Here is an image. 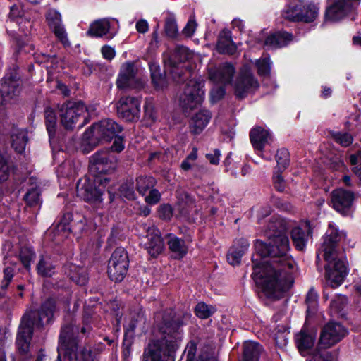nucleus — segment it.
<instances>
[{
    "mask_svg": "<svg viewBox=\"0 0 361 361\" xmlns=\"http://www.w3.org/2000/svg\"><path fill=\"white\" fill-rule=\"evenodd\" d=\"M268 240L273 259L255 267L252 278L267 298L276 300L281 298L291 287L295 263L286 257L290 250L286 233L274 235Z\"/></svg>",
    "mask_w": 361,
    "mask_h": 361,
    "instance_id": "nucleus-1",
    "label": "nucleus"
},
{
    "mask_svg": "<svg viewBox=\"0 0 361 361\" xmlns=\"http://www.w3.org/2000/svg\"><path fill=\"white\" fill-rule=\"evenodd\" d=\"M345 237L343 231H339L333 224L329 225V228L321 246L320 252L327 262L326 266V284L332 288L339 286L347 275L345 262L338 259L336 245Z\"/></svg>",
    "mask_w": 361,
    "mask_h": 361,
    "instance_id": "nucleus-2",
    "label": "nucleus"
},
{
    "mask_svg": "<svg viewBox=\"0 0 361 361\" xmlns=\"http://www.w3.org/2000/svg\"><path fill=\"white\" fill-rule=\"evenodd\" d=\"M56 310L55 300L48 299L42 305L39 310H32L23 315L16 338V344L21 354L27 355L29 352L33 327H41L48 324Z\"/></svg>",
    "mask_w": 361,
    "mask_h": 361,
    "instance_id": "nucleus-3",
    "label": "nucleus"
},
{
    "mask_svg": "<svg viewBox=\"0 0 361 361\" xmlns=\"http://www.w3.org/2000/svg\"><path fill=\"white\" fill-rule=\"evenodd\" d=\"M190 317L189 314H185L181 319L176 317L172 310L169 315H164L163 322L159 327L164 337L161 345H166L168 353L175 351L179 346L182 340V333L180 327L183 324V319H188Z\"/></svg>",
    "mask_w": 361,
    "mask_h": 361,
    "instance_id": "nucleus-4",
    "label": "nucleus"
},
{
    "mask_svg": "<svg viewBox=\"0 0 361 361\" xmlns=\"http://www.w3.org/2000/svg\"><path fill=\"white\" fill-rule=\"evenodd\" d=\"M192 77L182 81L188 80L180 96V102L182 107L185 110H193L201 105L204 99V83L200 78H197L195 73Z\"/></svg>",
    "mask_w": 361,
    "mask_h": 361,
    "instance_id": "nucleus-5",
    "label": "nucleus"
},
{
    "mask_svg": "<svg viewBox=\"0 0 361 361\" xmlns=\"http://www.w3.org/2000/svg\"><path fill=\"white\" fill-rule=\"evenodd\" d=\"M87 108L82 102L68 101L59 108L60 122L67 130L73 129L78 123L82 126Z\"/></svg>",
    "mask_w": 361,
    "mask_h": 361,
    "instance_id": "nucleus-6",
    "label": "nucleus"
},
{
    "mask_svg": "<svg viewBox=\"0 0 361 361\" xmlns=\"http://www.w3.org/2000/svg\"><path fill=\"white\" fill-rule=\"evenodd\" d=\"M78 327L72 324L64 325L61 328L58 346L59 361H77V342L75 333Z\"/></svg>",
    "mask_w": 361,
    "mask_h": 361,
    "instance_id": "nucleus-7",
    "label": "nucleus"
},
{
    "mask_svg": "<svg viewBox=\"0 0 361 361\" xmlns=\"http://www.w3.org/2000/svg\"><path fill=\"white\" fill-rule=\"evenodd\" d=\"M109 182L108 178L91 180L85 177L79 180L76 186L77 195L87 202H101L104 188Z\"/></svg>",
    "mask_w": 361,
    "mask_h": 361,
    "instance_id": "nucleus-8",
    "label": "nucleus"
},
{
    "mask_svg": "<svg viewBox=\"0 0 361 361\" xmlns=\"http://www.w3.org/2000/svg\"><path fill=\"white\" fill-rule=\"evenodd\" d=\"M147 84V79L139 76V70L134 62L124 63L120 70L116 85L118 89H135L140 90Z\"/></svg>",
    "mask_w": 361,
    "mask_h": 361,
    "instance_id": "nucleus-9",
    "label": "nucleus"
},
{
    "mask_svg": "<svg viewBox=\"0 0 361 361\" xmlns=\"http://www.w3.org/2000/svg\"><path fill=\"white\" fill-rule=\"evenodd\" d=\"M129 267L128 253L124 248L118 247L109 259L107 273L109 278L117 283L125 278Z\"/></svg>",
    "mask_w": 361,
    "mask_h": 361,
    "instance_id": "nucleus-10",
    "label": "nucleus"
},
{
    "mask_svg": "<svg viewBox=\"0 0 361 361\" xmlns=\"http://www.w3.org/2000/svg\"><path fill=\"white\" fill-rule=\"evenodd\" d=\"M190 57L188 49L183 46L176 47L173 54V59L165 61L166 64L171 67L170 73L175 81L180 82L181 80L192 77L193 73L186 66L177 63V61L183 62Z\"/></svg>",
    "mask_w": 361,
    "mask_h": 361,
    "instance_id": "nucleus-11",
    "label": "nucleus"
},
{
    "mask_svg": "<svg viewBox=\"0 0 361 361\" xmlns=\"http://www.w3.org/2000/svg\"><path fill=\"white\" fill-rule=\"evenodd\" d=\"M122 130V128L111 119H104L93 124L90 129L85 131L84 138L97 140L110 141Z\"/></svg>",
    "mask_w": 361,
    "mask_h": 361,
    "instance_id": "nucleus-12",
    "label": "nucleus"
},
{
    "mask_svg": "<svg viewBox=\"0 0 361 361\" xmlns=\"http://www.w3.org/2000/svg\"><path fill=\"white\" fill-rule=\"evenodd\" d=\"M116 168V159L108 150L100 151L93 154L90 161L89 170L94 178H106V173Z\"/></svg>",
    "mask_w": 361,
    "mask_h": 361,
    "instance_id": "nucleus-13",
    "label": "nucleus"
},
{
    "mask_svg": "<svg viewBox=\"0 0 361 361\" xmlns=\"http://www.w3.org/2000/svg\"><path fill=\"white\" fill-rule=\"evenodd\" d=\"M348 334V329L341 324L328 322L321 330L318 345L321 348H329L343 340Z\"/></svg>",
    "mask_w": 361,
    "mask_h": 361,
    "instance_id": "nucleus-14",
    "label": "nucleus"
},
{
    "mask_svg": "<svg viewBox=\"0 0 361 361\" xmlns=\"http://www.w3.org/2000/svg\"><path fill=\"white\" fill-rule=\"evenodd\" d=\"M117 114L126 121H133L139 118L140 101L133 97H123L116 104Z\"/></svg>",
    "mask_w": 361,
    "mask_h": 361,
    "instance_id": "nucleus-15",
    "label": "nucleus"
},
{
    "mask_svg": "<svg viewBox=\"0 0 361 361\" xmlns=\"http://www.w3.org/2000/svg\"><path fill=\"white\" fill-rule=\"evenodd\" d=\"M85 223L82 220L78 222L73 221V215L71 213L65 214L60 222L54 228V235L62 240L68 238L71 232H78L84 230Z\"/></svg>",
    "mask_w": 361,
    "mask_h": 361,
    "instance_id": "nucleus-16",
    "label": "nucleus"
},
{
    "mask_svg": "<svg viewBox=\"0 0 361 361\" xmlns=\"http://www.w3.org/2000/svg\"><path fill=\"white\" fill-rule=\"evenodd\" d=\"M307 9H310V14L300 12L298 4H290L283 11V16L285 18L293 21L312 22L317 16L318 8L315 4L309 3L307 4Z\"/></svg>",
    "mask_w": 361,
    "mask_h": 361,
    "instance_id": "nucleus-17",
    "label": "nucleus"
},
{
    "mask_svg": "<svg viewBox=\"0 0 361 361\" xmlns=\"http://www.w3.org/2000/svg\"><path fill=\"white\" fill-rule=\"evenodd\" d=\"M117 21L115 19L102 18L94 21L90 26L87 34L92 37L112 39L117 33V29L115 28L112 22Z\"/></svg>",
    "mask_w": 361,
    "mask_h": 361,
    "instance_id": "nucleus-18",
    "label": "nucleus"
},
{
    "mask_svg": "<svg viewBox=\"0 0 361 361\" xmlns=\"http://www.w3.org/2000/svg\"><path fill=\"white\" fill-rule=\"evenodd\" d=\"M354 200V193L349 190L338 188L331 192L333 207L335 210L342 214H345L349 211Z\"/></svg>",
    "mask_w": 361,
    "mask_h": 361,
    "instance_id": "nucleus-19",
    "label": "nucleus"
},
{
    "mask_svg": "<svg viewBox=\"0 0 361 361\" xmlns=\"http://www.w3.org/2000/svg\"><path fill=\"white\" fill-rule=\"evenodd\" d=\"M20 81L16 78L6 79L0 87V111L4 106L17 97L20 92ZM1 114V112H0Z\"/></svg>",
    "mask_w": 361,
    "mask_h": 361,
    "instance_id": "nucleus-20",
    "label": "nucleus"
},
{
    "mask_svg": "<svg viewBox=\"0 0 361 361\" xmlns=\"http://www.w3.org/2000/svg\"><path fill=\"white\" fill-rule=\"evenodd\" d=\"M258 42H263V45L270 49H277L286 46L293 40V35L285 32H278L266 35L264 32L259 34L257 38Z\"/></svg>",
    "mask_w": 361,
    "mask_h": 361,
    "instance_id": "nucleus-21",
    "label": "nucleus"
},
{
    "mask_svg": "<svg viewBox=\"0 0 361 361\" xmlns=\"http://www.w3.org/2000/svg\"><path fill=\"white\" fill-rule=\"evenodd\" d=\"M360 0H337L326 11V20L337 21L343 18L353 7V1Z\"/></svg>",
    "mask_w": 361,
    "mask_h": 361,
    "instance_id": "nucleus-22",
    "label": "nucleus"
},
{
    "mask_svg": "<svg viewBox=\"0 0 361 361\" xmlns=\"http://www.w3.org/2000/svg\"><path fill=\"white\" fill-rule=\"evenodd\" d=\"M316 331L302 328L295 336V341L300 353L305 356L314 345L316 338Z\"/></svg>",
    "mask_w": 361,
    "mask_h": 361,
    "instance_id": "nucleus-23",
    "label": "nucleus"
},
{
    "mask_svg": "<svg viewBox=\"0 0 361 361\" xmlns=\"http://www.w3.org/2000/svg\"><path fill=\"white\" fill-rule=\"evenodd\" d=\"M146 237L148 239L147 244L148 252L151 256L156 257L162 252L164 247L161 233L154 226H148Z\"/></svg>",
    "mask_w": 361,
    "mask_h": 361,
    "instance_id": "nucleus-24",
    "label": "nucleus"
},
{
    "mask_svg": "<svg viewBox=\"0 0 361 361\" xmlns=\"http://www.w3.org/2000/svg\"><path fill=\"white\" fill-rule=\"evenodd\" d=\"M234 73V68L230 63H224L209 72V79L214 82L229 83Z\"/></svg>",
    "mask_w": 361,
    "mask_h": 361,
    "instance_id": "nucleus-25",
    "label": "nucleus"
},
{
    "mask_svg": "<svg viewBox=\"0 0 361 361\" xmlns=\"http://www.w3.org/2000/svg\"><path fill=\"white\" fill-rule=\"evenodd\" d=\"M250 139L255 149L261 152L265 145L271 140V136L267 130L262 127H255L250 133Z\"/></svg>",
    "mask_w": 361,
    "mask_h": 361,
    "instance_id": "nucleus-26",
    "label": "nucleus"
},
{
    "mask_svg": "<svg viewBox=\"0 0 361 361\" xmlns=\"http://www.w3.org/2000/svg\"><path fill=\"white\" fill-rule=\"evenodd\" d=\"M211 118V114L207 110H200L191 116L190 128L194 134L200 133L206 127Z\"/></svg>",
    "mask_w": 361,
    "mask_h": 361,
    "instance_id": "nucleus-27",
    "label": "nucleus"
},
{
    "mask_svg": "<svg viewBox=\"0 0 361 361\" xmlns=\"http://www.w3.org/2000/svg\"><path fill=\"white\" fill-rule=\"evenodd\" d=\"M216 49L220 54H233L237 49L236 45L231 39V35L228 30H222L216 43Z\"/></svg>",
    "mask_w": 361,
    "mask_h": 361,
    "instance_id": "nucleus-28",
    "label": "nucleus"
},
{
    "mask_svg": "<svg viewBox=\"0 0 361 361\" xmlns=\"http://www.w3.org/2000/svg\"><path fill=\"white\" fill-rule=\"evenodd\" d=\"M311 234L309 225L306 224L304 228L295 227L291 231V238L297 250L302 251Z\"/></svg>",
    "mask_w": 361,
    "mask_h": 361,
    "instance_id": "nucleus-29",
    "label": "nucleus"
},
{
    "mask_svg": "<svg viewBox=\"0 0 361 361\" xmlns=\"http://www.w3.org/2000/svg\"><path fill=\"white\" fill-rule=\"evenodd\" d=\"M290 224L286 219L281 217H272L267 226L265 235L271 238L274 235L287 233Z\"/></svg>",
    "mask_w": 361,
    "mask_h": 361,
    "instance_id": "nucleus-30",
    "label": "nucleus"
},
{
    "mask_svg": "<svg viewBox=\"0 0 361 361\" xmlns=\"http://www.w3.org/2000/svg\"><path fill=\"white\" fill-rule=\"evenodd\" d=\"M66 274L76 284L84 286L87 281V270L84 267L70 264L66 267Z\"/></svg>",
    "mask_w": 361,
    "mask_h": 361,
    "instance_id": "nucleus-31",
    "label": "nucleus"
},
{
    "mask_svg": "<svg viewBox=\"0 0 361 361\" xmlns=\"http://www.w3.org/2000/svg\"><path fill=\"white\" fill-rule=\"evenodd\" d=\"M168 240L169 248L173 253L175 258H183L188 252V247L184 240L177 238L175 235H169Z\"/></svg>",
    "mask_w": 361,
    "mask_h": 361,
    "instance_id": "nucleus-32",
    "label": "nucleus"
},
{
    "mask_svg": "<svg viewBox=\"0 0 361 361\" xmlns=\"http://www.w3.org/2000/svg\"><path fill=\"white\" fill-rule=\"evenodd\" d=\"M247 84L248 71L246 67H244L240 71L235 82V91L238 97L244 98L247 96Z\"/></svg>",
    "mask_w": 361,
    "mask_h": 361,
    "instance_id": "nucleus-33",
    "label": "nucleus"
},
{
    "mask_svg": "<svg viewBox=\"0 0 361 361\" xmlns=\"http://www.w3.org/2000/svg\"><path fill=\"white\" fill-rule=\"evenodd\" d=\"M11 138L12 147L18 153H22L28 141L27 132L23 129L13 130Z\"/></svg>",
    "mask_w": 361,
    "mask_h": 361,
    "instance_id": "nucleus-34",
    "label": "nucleus"
},
{
    "mask_svg": "<svg viewBox=\"0 0 361 361\" xmlns=\"http://www.w3.org/2000/svg\"><path fill=\"white\" fill-rule=\"evenodd\" d=\"M37 270L42 276H51L54 274L55 266L51 257L48 255H42L37 265Z\"/></svg>",
    "mask_w": 361,
    "mask_h": 361,
    "instance_id": "nucleus-35",
    "label": "nucleus"
},
{
    "mask_svg": "<svg viewBox=\"0 0 361 361\" xmlns=\"http://www.w3.org/2000/svg\"><path fill=\"white\" fill-rule=\"evenodd\" d=\"M144 361H164L161 357V350L158 343H153L148 345L145 353Z\"/></svg>",
    "mask_w": 361,
    "mask_h": 361,
    "instance_id": "nucleus-36",
    "label": "nucleus"
},
{
    "mask_svg": "<svg viewBox=\"0 0 361 361\" xmlns=\"http://www.w3.org/2000/svg\"><path fill=\"white\" fill-rule=\"evenodd\" d=\"M40 190L37 185L32 186L24 195V200L30 207H34L41 203Z\"/></svg>",
    "mask_w": 361,
    "mask_h": 361,
    "instance_id": "nucleus-37",
    "label": "nucleus"
},
{
    "mask_svg": "<svg viewBox=\"0 0 361 361\" xmlns=\"http://www.w3.org/2000/svg\"><path fill=\"white\" fill-rule=\"evenodd\" d=\"M137 190L142 195H145L146 192L152 188L155 185V180L151 176H140L136 179Z\"/></svg>",
    "mask_w": 361,
    "mask_h": 361,
    "instance_id": "nucleus-38",
    "label": "nucleus"
},
{
    "mask_svg": "<svg viewBox=\"0 0 361 361\" xmlns=\"http://www.w3.org/2000/svg\"><path fill=\"white\" fill-rule=\"evenodd\" d=\"M257 72L260 75H269L271 71V61L268 55H262L260 59L256 61Z\"/></svg>",
    "mask_w": 361,
    "mask_h": 361,
    "instance_id": "nucleus-39",
    "label": "nucleus"
},
{
    "mask_svg": "<svg viewBox=\"0 0 361 361\" xmlns=\"http://www.w3.org/2000/svg\"><path fill=\"white\" fill-rule=\"evenodd\" d=\"M216 309L212 305H207L204 302H199L195 308V314L200 319H207L212 316Z\"/></svg>",
    "mask_w": 361,
    "mask_h": 361,
    "instance_id": "nucleus-40",
    "label": "nucleus"
},
{
    "mask_svg": "<svg viewBox=\"0 0 361 361\" xmlns=\"http://www.w3.org/2000/svg\"><path fill=\"white\" fill-rule=\"evenodd\" d=\"M47 129L50 135H54L56 130V116L53 109H46L44 111Z\"/></svg>",
    "mask_w": 361,
    "mask_h": 361,
    "instance_id": "nucleus-41",
    "label": "nucleus"
},
{
    "mask_svg": "<svg viewBox=\"0 0 361 361\" xmlns=\"http://www.w3.org/2000/svg\"><path fill=\"white\" fill-rule=\"evenodd\" d=\"M245 253V250L235 247H232L228 254L227 260L228 263L232 266L238 265L240 263L243 255Z\"/></svg>",
    "mask_w": 361,
    "mask_h": 361,
    "instance_id": "nucleus-42",
    "label": "nucleus"
},
{
    "mask_svg": "<svg viewBox=\"0 0 361 361\" xmlns=\"http://www.w3.org/2000/svg\"><path fill=\"white\" fill-rule=\"evenodd\" d=\"M46 19L51 28L62 24L61 15L54 9H50L47 13Z\"/></svg>",
    "mask_w": 361,
    "mask_h": 361,
    "instance_id": "nucleus-43",
    "label": "nucleus"
},
{
    "mask_svg": "<svg viewBox=\"0 0 361 361\" xmlns=\"http://www.w3.org/2000/svg\"><path fill=\"white\" fill-rule=\"evenodd\" d=\"M197 345L194 341H190L186 346L184 352L185 361H206L200 357H196Z\"/></svg>",
    "mask_w": 361,
    "mask_h": 361,
    "instance_id": "nucleus-44",
    "label": "nucleus"
},
{
    "mask_svg": "<svg viewBox=\"0 0 361 361\" xmlns=\"http://www.w3.org/2000/svg\"><path fill=\"white\" fill-rule=\"evenodd\" d=\"M119 194L121 196L128 199L134 200L135 194L134 192L133 183L132 181H128L123 183L119 189Z\"/></svg>",
    "mask_w": 361,
    "mask_h": 361,
    "instance_id": "nucleus-45",
    "label": "nucleus"
},
{
    "mask_svg": "<svg viewBox=\"0 0 361 361\" xmlns=\"http://www.w3.org/2000/svg\"><path fill=\"white\" fill-rule=\"evenodd\" d=\"M336 355L328 351L317 350L308 361H335Z\"/></svg>",
    "mask_w": 361,
    "mask_h": 361,
    "instance_id": "nucleus-46",
    "label": "nucleus"
},
{
    "mask_svg": "<svg viewBox=\"0 0 361 361\" xmlns=\"http://www.w3.org/2000/svg\"><path fill=\"white\" fill-rule=\"evenodd\" d=\"M276 161L279 169H285L289 165L288 152L286 149H281L276 154Z\"/></svg>",
    "mask_w": 361,
    "mask_h": 361,
    "instance_id": "nucleus-47",
    "label": "nucleus"
},
{
    "mask_svg": "<svg viewBox=\"0 0 361 361\" xmlns=\"http://www.w3.org/2000/svg\"><path fill=\"white\" fill-rule=\"evenodd\" d=\"M334 140L343 147H348L353 142V137L348 133H335L333 134Z\"/></svg>",
    "mask_w": 361,
    "mask_h": 361,
    "instance_id": "nucleus-48",
    "label": "nucleus"
},
{
    "mask_svg": "<svg viewBox=\"0 0 361 361\" xmlns=\"http://www.w3.org/2000/svg\"><path fill=\"white\" fill-rule=\"evenodd\" d=\"M164 29L166 34L169 37L174 38L177 36L178 27L173 18H169L166 19Z\"/></svg>",
    "mask_w": 361,
    "mask_h": 361,
    "instance_id": "nucleus-49",
    "label": "nucleus"
},
{
    "mask_svg": "<svg viewBox=\"0 0 361 361\" xmlns=\"http://www.w3.org/2000/svg\"><path fill=\"white\" fill-rule=\"evenodd\" d=\"M306 303L307 305V312H314L317 304V294L313 290L310 289L306 296Z\"/></svg>",
    "mask_w": 361,
    "mask_h": 361,
    "instance_id": "nucleus-50",
    "label": "nucleus"
},
{
    "mask_svg": "<svg viewBox=\"0 0 361 361\" xmlns=\"http://www.w3.org/2000/svg\"><path fill=\"white\" fill-rule=\"evenodd\" d=\"M250 361H258L259 356L263 353L262 347L257 342L250 341Z\"/></svg>",
    "mask_w": 361,
    "mask_h": 361,
    "instance_id": "nucleus-51",
    "label": "nucleus"
},
{
    "mask_svg": "<svg viewBox=\"0 0 361 361\" xmlns=\"http://www.w3.org/2000/svg\"><path fill=\"white\" fill-rule=\"evenodd\" d=\"M35 257V253L32 250L23 248L21 250L20 253V257L22 263L26 269H29L30 267V262Z\"/></svg>",
    "mask_w": 361,
    "mask_h": 361,
    "instance_id": "nucleus-52",
    "label": "nucleus"
},
{
    "mask_svg": "<svg viewBox=\"0 0 361 361\" xmlns=\"http://www.w3.org/2000/svg\"><path fill=\"white\" fill-rule=\"evenodd\" d=\"M255 251L262 257H271V247L261 240H257L255 243Z\"/></svg>",
    "mask_w": 361,
    "mask_h": 361,
    "instance_id": "nucleus-53",
    "label": "nucleus"
},
{
    "mask_svg": "<svg viewBox=\"0 0 361 361\" xmlns=\"http://www.w3.org/2000/svg\"><path fill=\"white\" fill-rule=\"evenodd\" d=\"M9 176V166L7 160L0 153V183L5 181Z\"/></svg>",
    "mask_w": 361,
    "mask_h": 361,
    "instance_id": "nucleus-54",
    "label": "nucleus"
},
{
    "mask_svg": "<svg viewBox=\"0 0 361 361\" xmlns=\"http://www.w3.org/2000/svg\"><path fill=\"white\" fill-rule=\"evenodd\" d=\"M274 185L275 188L280 192L284 191L286 183L281 174V171H276L273 176Z\"/></svg>",
    "mask_w": 361,
    "mask_h": 361,
    "instance_id": "nucleus-55",
    "label": "nucleus"
},
{
    "mask_svg": "<svg viewBox=\"0 0 361 361\" xmlns=\"http://www.w3.org/2000/svg\"><path fill=\"white\" fill-rule=\"evenodd\" d=\"M56 35V37L63 44H68V39L67 37L66 32L63 27V26L61 25H58L56 27H54L51 28Z\"/></svg>",
    "mask_w": 361,
    "mask_h": 361,
    "instance_id": "nucleus-56",
    "label": "nucleus"
},
{
    "mask_svg": "<svg viewBox=\"0 0 361 361\" xmlns=\"http://www.w3.org/2000/svg\"><path fill=\"white\" fill-rule=\"evenodd\" d=\"M152 82L156 89H163L167 86V81L165 75L161 73L154 75V78H151Z\"/></svg>",
    "mask_w": 361,
    "mask_h": 361,
    "instance_id": "nucleus-57",
    "label": "nucleus"
},
{
    "mask_svg": "<svg viewBox=\"0 0 361 361\" xmlns=\"http://www.w3.org/2000/svg\"><path fill=\"white\" fill-rule=\"evenodd\" d=\"M159 216L164 220H169L173 216V209L169 204H161L159 208Z\"/></svg>",
    "mask_w": 361,
    "mask_h": 361,
    "instance_id": "nucleus-58",
    "label": "nucleus"
},
{
    "mask_svg": "<svg viewBox=\"0 0 361 361\" xmlns=\"http://www.w3.org/2000/svg\"><path fill=\"white\" fill-rule=\"evenodd\" d=\"M196 27L197 23L195 20L194 16H191L185 27L183 28L182 31L183 34L185 35L186 37H191L194 34Z\"/></svg>",
    "mask_w": 361,
    "mask_h": 361,
    "instance_id": "nucleus-59",
    "label": "nucleus"
},
{
    "mask_svg": "<svg viewBox=\"0 0 361 361\" xmlns=\"http://www.w3.org/2000/svg\"><path fill=\"white\" fill-rule=\"evenodd\" d=\"M225 94V90L222 87H215L210 92V100L212 103L217 102L223 98Z\"/></svg>",
    "mask_w": 361,
    "mask_h": 361,
    "instance_id": "nucleus-60",
    "label": "nucleus"
},
{
    "mask_svg": "<svg viewBox=\"0 0 361 361\" xmlns=\"http://www.w3.org/2000/svg\"><path fill=\"white\" fill-rule=\"evenodd\" d=\"M13 269L8 267L4 269V279L1 281V288L3 289L7 288L10 282L11 281L13 277Z\"/></svg>",
    "mask_w": 361,
    "mask_h": 361,
    "instance_id": "nucleus-61",
    "label": "nucleus"
},
{
    "mask_svg": "<svg viewBox=\"0 0 361 361\" xmlns=\"http://www.w3.org/2000/svg\"><path fill=\"white\" fill-rule=\"evenodd\" d=\"M161 199L160 192L156 189H152L148 195L145 197V201L149 204H155L159 202Z\"/></svg>",
    "mask_w": 361,
    "mask_h": 361,
    "instance_id": "nucleus-62",
    "label": "nucleus"
},
{
    "mask_svg": "<svg viewBox=\"0 0 361 361\" xmlns=\"http://www.w3.org/2000/svg\"><path fill=\"white\" fill-rule=\"evenodd\" d=\"M101 51L103 57L107 60H111L116 55L115 49L109 45L103 46Z\"/></svg>",
    "mask_w": 361,
    "mask_h": 361,
    "instance_id": "nucleus-63",
    "label": "nucleus"
},
{
    "mask_svg": "<svg viewBox=\"0 0 361 361\" xmlns=\"http://www.w3.org/2000/svg\"><path fill=\"white\" fill-rule=\"evenodd\" d=\"M124 149V145L121 137L115 138L114 143L111 147V151L121 152Z\"/></svg>",
    "mask_w": 361,
    "mask_h": 361,
    "instance_id": "nucleus-64",
    "label": "nucleus"
}]
</instances>
